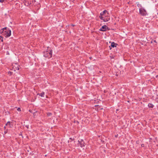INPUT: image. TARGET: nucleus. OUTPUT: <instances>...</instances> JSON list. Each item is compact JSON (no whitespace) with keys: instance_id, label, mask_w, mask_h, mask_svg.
Returning a JSON list of instances; mask_svg holds the SVG:
<instances>
[{"instance_id":"obj_20","label":"nucleus","mask_w":158,"mask_h":158,"mask_svg":"<svg viewBox=\"0 0 158 158\" xmlns=\"http://www.w3.org/2000/svg\"><path fill=\"white\" fill-rule=\"evenodd\" d=\"M158 77V75L156 76V77L157 78Z\"/></svg>"},{"instance_id":"obj_2","label":"nucleus","mask_w":158,"mask_h":158,"mask_svg":"<svg viewBox=\"0 0 158 158\" xmlns=\"http://www.w3.org/2000/svg\"><path fill=\"white\" fill-rule=\"evenodd\" d=\"M0 32L3 33L6 37H9L11 35V31L9 29L6 27L2 29L0 31Z\"/></svg>"},{"instance_id":"obj_16","label":"nucleus","mask_w":158,"mask_h":158,"mask_svg":"<svg viewBox=\"0 0 158 158\" xmlns=\"http://www.w3.org/2000/svg\"><path fill=\"white\" fill-rule=\"evenodd\" d=\"M4 0H0V2H4Z\"/></svg>"},{"instance_id":"obj_13","label":"nucleus","mask_w":158,"mask_h":158,"mask_svg":"<svg viewBox=\"0 0 158 158\" xmlns=\"http://www.w3.org/2000/svg\"><path fill=\"white\" fill-rule=\"evenodd\" d=\"M16 70H19V66L18 65L16 68Z\"/></svg>"},{"instance_id":"obj_12","label":"nucleus","mask_w":158,"mask_h":158,"mask_svg":"<svg viewBox=\"0 0 158 158\" xmlns=\"http://www.w3.org/2000/svg\"><path fill=\"white\" fill-rule=\"evenodd\" d=\"M52 115V114L51 113H47V115L48 116H49L51 115Z\"/></svg>"},{"instance_id":"obj_9","label":"nucleus","mask_w":158,"mask_h":158,"mask_svg":"<svg viewBox=\"0 0 158 158\" xmlns=\"http://www.w3.org/2000/svg\"><path fill=\"white\" fill-rule=\"evenodd\" d=\"M38 95H39V96H41V97H44L45 93L44 92H43L42 93L40 94H38Z\"/></svg>"},{"instance_id":"obj_21","label":"nucleus","mask_w":158,"mask_h":158,"mask_svg":"<svg viewBox=\"0 0 158 158\" xmlns=\"http://www.w3.org/2000/svg\"><path fill=\"white\" fill-rule=\"evenodd\" d=\"M6 126H5L4 127V129H6Z\"/></svg>"},{"instance_id":"obj_17","label":"nucleus","mask_w":158,"mask_h":158,"mask_svg":"<svg viewBox=\"0 0 158 158\" xmlns=\"http://www.w3.org/2000/svg\"><path fill=\"white\" fill-rule=\"evenodd\" d=\"M1 39L2 41V37L1 36H0V40H1Z\"/></svg>"},{"instance_id":"obj_19","label":"nucleus","mask_w":158,"mask_h":158,"mask_svg":"<svg viewBox=\"0 0 158 158\" xmlns=\"http://www.w3.org/2000/svg\"><path fill=\"white\" fill-rule=\"evenodd\" d=\"M10 73V75H11L12 74V72L9 71V72H8V73Z\"/></svg>"},{"instance_id":"obj_18","label":"nucleus","mask_w":158,"mask_h":158,"mask_svg":"<svg viewBox=\"0 0 158 158\" xmlns=\"http://www.w3.org/2000/svg\"><path fill=\"white\" fill-rule=\"evenodd\" d=\"M141 146L142 147H143L144 146V144H141Z\"/></svg>"},{"instance_id":"obj_4","label":"nucleus","mask_w":158,"mask_h":158,"mask_svg":"<svg viewBox=\"0 0 158 158\" xmlns=\"http://www.w3.org/2000/svg\"><path fill=\"white\" fill-rule=\"evenodd\" d=\"M139 14L142 16H146L147 15L146 10L143 8H140L139 9Z\"/></svg>"},{"instance_id":"obj_15","label":"nucleus","mask_w":158,"mask_h":158,"mask_svg":"<svg viewBox=\"0 0 158 158\" xmlns=\"http://www.w3.org/2000/svg\"><path fill=\"white\" fill-rule=\"evenodd\" d=\"M7 132H8V130H6V131H4V134H6V133H7Z\"/></svg>"},{"instance_id":"obj_7","label":"nucleus","mask_w":158,"mask_h":158,"mask_svg":"<svg viewBox=\"0 0 158 158\" xmlns=\"http://www.w3.org/2000/svg\"><path fill=\"white\" fill-rule=\"evenodd\" d=\"M117 44L114 43V42H112L111 46H109L110 49H111V47L114 48L116 47Z\"/></svg>"},{"instance_id":"obj_10","label":"nucleus","mask_w":158,"mask_h":158,"mask_svg":"<svg viewBox=\"0 0 158 158\" xmlns=\"http://www.w3.org/2000/svg\"><path fill=\"white\" fill-rule=\"evenodd\" d=\"M148 106L149 108H152L154 106L152 104L150 103L148 104Z\"/></svg>"},{"instance_id":"obj_11","label":"nucleus","mask_w":158,"mask_h":158,"mask_svg":"<svg viewBox=\"0 0 158 158\" xmlns=\"http://www.w3.org/2000/svg\"><path fill=\"white\" fill-rule=\"evenodd\" d=\"M7 125L9 126L11 128L12 127L11 126V122L10 121H8L5 125V126Z\"/></svg>"},{"instance_id":"obj_6","label":"nucleus","mask_w":158,"mask_h":158,"mask_svg":"<svg viewBox=\"0 0 158 158\" xmlns=\"http://www.w3.org/2000/svg\"><path fill=\"white\" fill-rule=\"evenodd\" d=\"M78 144L79 145L81 148H83L85 146L84 142L82 139H81L80 141L78 140Z\"/></svg>"},{"instance_id":"obj_8","label":"nucleus","mask_w":158,"mask_h":158,"mask_svg":"<svg viewBox=\"0 0 158 158\" xmlns=\"http://www.w3.org/2000/svg\"><path fill=\"white\" fill-rule=\"evenodd\" d=\"M108 28V27L107 26L105 25L102 27L100 28V30L102 31H105L106 30V28Z\"/></svg>"},{"instance_id":"obj_5","label":"nucleus","mask_w":158,"mask_h":158,"mask_svg":"<svg viewBox=\"0 0 158 158\" xmlns=\"http://www.w3.org/2000/svg\"><path fill=\"white\" fill-rule=\"evenodd\" d=\"M33 0H24L25 5L27 6H29L32 4L31 2H33Z\"/></svg>"},{"instance_id":"obj_23","label":"nucleus","mask_w":158,"mask_h":158,"mask_svg":"<svg viewBox=\"0 0 158 158\" xmlns=\"http://www.w3.org/2000/svg\"><path fill=\"white\" fill-rule=\"evenodd\" d=\"M154 42H156V40H154Z\"/></svg>"},{"instance_id":"obj_22","label":"nucleus","mask_w":158,"mask_h":158,"mask_svg":"<svg viewBox=\"0 0 158 158\" xmlns=\"http://www.w3.org/2000/svg\"><path fill=\"white\" fill-rule=\"evenodd\" d=\"M72 25V26H73V27H74V25Z\"/></svg>"},{"instance_id":"obj_1","label":"nucleus","mask_w":158,"mask_h":158,"mask_svg":"<svg viewBox=\"0 0 158 158\" xmlns=\"http://www.w3.org/2000/svg\"><path fill=\"white\" fill-rule=\"evenodd\" d=\"M107 12L106 10H104L100 13L99 16L100 19L104 22H107L110 19V17L108 16V13Z\"/></svg>"},{"instance_id":"obj_3","label":"nucleus","mask_w":158,"mask_h":158,"mask_svg":"<svg viewBox=\"0 0 158 158\" xmlns=\"http://www.w3.org/2000/svg\"><path fill=\"white\" fill-rule=\"evenodd\" d=\"M52 50L50 48H48L47 50L44 52V56L45 58L49 59L52 56Z\"/></svg>"},{"instance_id":"obj_14","label":"nucleus","mask_w":158,"mask_h":158,"mask_svg":"<svg viewBox=\"0 0 158 158\" xmlns=\"http://www.w3.org/2000/svg\"><path fill=\"white\" fill-rule=\"evenodd\" d=\"M17 110L18 111H20L21 109H20V108H19V107L17 109Z\"/></svg>"}]
</instances>
